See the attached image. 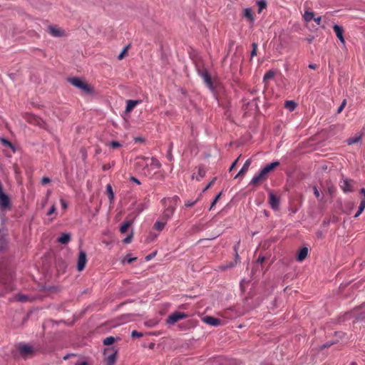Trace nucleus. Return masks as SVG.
<instances>
[{
    "mask_svg": "<svg viewBox=\"0 0 365 365\" xmlns=\"http://www.w3.org/2000/svg\"><path fill=\"white\" fill-rule=\"evenodd\" d=\"M138 161L137 162V165L139 167H143V173L144 175L148 176L151 175V170L155 169H159L161 167L160 162L156 158H148L140 156L138 158Z\"/></svg>",
    "mask_w": 365,
    "mask_h": 365,
    "instance_id": "obj_1",
    "label": "nucleus"
},
{
    "mask_svg": "<svg viewBox=\"0 0 365 365\" xmlns=\"http://www.w3.org/2000/svg\"><path fill=\"white\" fill-rule=\"evenodd\" d=\"M179 200L180 199L178 196H174L171 198H164L162 200L161 202L165 207L162 216L163 220L167 221L171 218L175 211L177 203Z\"/></svg>",
    "mask_w": 365,
    "mask_h": 365,
    "instance_id": "obj_2",
    "label": "nucleus"
},
{
    "mask_svg": "<svg viewBox=\"0 0 365 365\" xmlns=\"http://www.w3.org/2000/svg\"><path fill=\"white\" fill-rule=\"evenodd\" d=\"M68 81L73 86L80 89L83 93L87 95L93 94L94 91L93 88L88 84L86 82L82 81L79 78L73 77L68 78Z\"/></svg>",
    "mask_w": 365,
    "mask_h": 365,
    "instance_id": "obj_3",
    "label": "nucleus"
},
{
    "mask_svg": "<svg viewBox=\"0 0 365 365\" xmlns=\"http://www.w3.org/2000/svg\"><path fill=\"white\" fill-rule=\"evenodd\" d=\"M18 350L20 355L24 359L32 357L35 353L34 349L31 346L26 344H19L18 345Z\"/></svg>",
    "mask_w": 365,
    "mask_h": 365,
    "instance_id": "obj_4",
    "label": "nucleus"
},
{
    "mask_svg": "<svg viewBox=\"0 0 365 365\" xmlns=\"http://www.w3.org/2000/svg\"><path fill=\"white\" fill-rule=\"evenodd\" d=\"M117 350L107 348L104 350L106 365H114L116 361Z\"/></svg>",
    "mask_w": 365,
    "mask_h": 365,
    "instance_id": "obj_5",
    "label": "nucleus"
},
{
    "mask_svg": "<svg viewBox=\"0 0 365 365\" xmlns=\"http://www.w3.org/2000/svg\"><path fill=\"white\" fill-rule=\"evenodd\" d=\"M187 317V314L180 312H175L173 314H170L167 319V323L169 324H174L175 323L178 322V321L185 319Z\"/></svg>",
    "mask_w": 365,
    "mask_h": 365,
    "instance_id": "obj_6",
    "label": "nucleus"
},
{
    "mask_svg": "<svg viewBox=\"0 0 365 365\" xmlns=\"http://www.w3.org/2000/svg\"><path fill=\"white\" fill-rule=\"evenodd\" d=\"M86 263H87L86 253L83 250H80V252L78 253V262H77L78 271H79V272L83 271L86 267Z\"/></svg>",
    "mask_w": 365,
    "mask_h": 365,
    "instance_id": "obj_7",
    "label": "nucleus"
},
{
    "mask_svg": "<svg viewBox=\"0 0 365 365\" xmlns=\"http://www.w3.org/2000/svg\"><path fill=\"white\" fill-rule=\"evenodd\" d=\"M0 207L2 209H8L11 208L10 199L7 195H6L2 188L0 189Z\"/></svg>",
    "mask_w": 365,
    "mask_h": 365,
    "instance_id": "obj_8",
    "label": "nucleus"
},
{
    "mask_svg": "<svg viewBox=\"0 0 365 365\" xmlns=\"http://www.w3.org/2000/svg\"><path fill=\"white\" fill-rule=\"evenodd\" d=\"M198 73L199 75L201 76V78L204 80L205 84L210 88V89H212L213 88V84H212V79H211V76L209 74V73L207 72V70L205 69H203V70H199L198 71Z\"/></svg>",
    "mask_w": 365,
    "mask_h": 365,
    "instance_id": "obj_9",
    "label": "nucleus"
},
{
    "mask_svg": "<svg viewBox=\"0 0 365 365\" xmlns=\"http://www.w3.org/2000/svg\"><path fill=\"white\" fill-rule=\"evenodd\" d=\"M269 203L270 207L276 210H278L279 206V198L277 197L272 191L269 192Z\"/></svg>",
    "mask_w": 365,
    "mask_h": 365,
    "instance_id": "obj_10",
    "label": "nucleus"
},
{
    "mask_svg": "<svg viewBox=\"0 0 365 365\" xmlns=\"http://www.w3.org/2000/svg\"><path fill=\"white\" fill-rule=\"evenodd\" d=\"M10 302H20L23 303L32 302L33 298L23 294H16L9 299Z\"/></svg>",
    "mask_w": 365,
    "mask_h": 365,
    "instance_id": "obj_11",
    "label": "nucleus"
},
{
    "mask_svg": "<svg viewBox=\"0 0 365 365\" xmlns=\"http://www.w3.org/2000/svg\"><path fill=\"white\" fill-rule=\"evenodd\" d=\"M333 29L341 43L345 44V40L344 38V29L342 26H339L337 24H334L333 26Z\"/></svg>",
    "mask_w": 365,
    "mask_h": 365,
    "instance_id": "obj_12",
    "label": "nucleus"
},
{
    "mask_svg": "<svg viewBox=\"0 0 365 365\" xmlns=\"http://www.w3.org/2000/svg\"><path fill=\"white\" fill-rule=\"evenodd\" d=\"M202 320L205 323L212 325V326H214V327H218L221 324L220 319H219L217 318H215L211 316H206L205 317L203 318Z\"/></svg>",
    "mask_w": 365,
    "mask_h": 365,
    "instance_id": "obj_13",
    "label": "nucleus"
},
{
    "mask_svg": "<svg viewBox=\"0 0 365 365\" xmlns=\"http://www.w3.org/2000/svg\"><path fill=\"white\" fill-rule=\"evenodd\" d=\"M266 176L267 175L264 173H263L262 170H260L259 173L256 174L253 177V178L252 179V180L250 182V184L257 185L259 184L262 180L266 179Z\"/></svg>",
    "mask_w": 365,
    "mask_h": 365,
    "instance_id": "obj_14",
    "label": "nucleus"
},
{
    "mask_svg": "<svg viewBox=\"0 0 365 365\" xmlns=\"http://www.w3.org/2000/svg\"><path fill=\"white\" fill-rule=\"evenodd\" d=\"M352 183L353 180L349 179H344L341 185V188L344 192H352Z\"/></svg>",
    "mask_w": 365,
    "mask_h": 365,
    "instance_id": "obj_15",
    "label": "nucleus"
},
{
    "mask_svg": "<svg viewBox=\"0 0 365 365\" xmlns=\"http://www.w3.org/2000/svg\"><path fill=\"white\" fill-rule=\"evenodd\" d=\"M28 121L34 125H38L39 127L43 128L46 123L41 118L35 115L29 116Z\"/></svg>",
    "mask_w": 365,
    "mask_h": 365,
    "instance_id": "obj_16",
    "label": "nucleus"
},
{
    "mask_svg": "<svg viewBox=\"0 0 365 365\" xmlns=\"http://www.w3.org/2000/svg\"><path fill=\"white\" fill-rule=\"evenodd\" d=\"M142 102L141 100H128L126 102L125 112H131L134 108Z\"/></svg>",
    "mask_w": 365,
    "mask_h": 365,
    "instance_id": "obj_17",
    "label": "nucleus"
},
{
    "mask_svg": "<svg viewBox=\"0 0 365 365\" xmlns=\"http://www.w3.org/2000/svg\"><path fill=\"white\" fill-rule=\"evenodd\" d=\"M48 32L51 36H53L54 37H60V36H63V34H64L63 31L61 30L60 29H58L56 26H49Z\"/></svg>",
    "mask_w": 365,
    "mask_h": 365,
    "instance_id": "obj_18",
    "label": "nucleus"
},
{
    "mask_svg": "<svg viewBox=\"0 0 365 365\" xmlns=\"http://www.w3.org/2000/svg\"><path fill=\"white\" fill-rule=\"evenodd\" d=\"M251 159H247L245 163H244L242 168H241V170H240V172L238 173V174L235 176V178L240 177V176H242L244 175L248 170L250 165H251Z\"/></svg>",
    "mask_w": 365,
    "mask_h": 365,
    "instance_id": "obj_19",
    "label": "nucleus"
},
{
    "mask_svg": "<svg viewBox=\"0 0 365 365\" xmlns=\"http://www.w3.org/2000/svg\"><path fill=\"white\" fill-rule=\"evenodd\" d=\"M279 165L278 161L272 162V163L267 165L264 168L261 170L266 175L271 171H272L275 168H277Z\"/></svg>",
    "mask_w": 365,
    "mask_h": 365,
    "instance_id": "obj_20",
    "label": "nucleus"
},
{
    "mask_svg": "<svg viewBox=\"0 0 365 365\" xmlns=\"http://www.w3.org/2000/svg\"><path fill=\"white\" fill-rule=\"evenodd\" d=\"M243 17L249 20L251 23L255 21L254 14L250 8H247L243 11Z\"/></svg>",
    "mask_w": 365,
    "mask_h": 365,
    "instance_id": "obj_21",
    "label": "nucleus"
},
{
    "mask_svg": "<svg viewBox=\"0 0 365 365\" xmlns=\"http://www.w3.org/2000/svg\"><path fill=\"white\" fill-rule=\"evenodd\" d=\"M307 255L308 249L307 247H303L299 251L297 259L298 261L302 262L307 257Z\"/></svg>",
    "mask_w": 365,
    "mask_h": 365,
    "instance_id": "obj_22",
    "label": "nucleus"
},
{
    "mask_svg": "<svg viewBox=\"0 0 365 365\" xmlns=\"http://www.w3.org/2000/svg\"><path fill=\"white\" fill-rule=\"evenodd\" d=\"M71 240V235L68 233H63L58 238V242L63 245L68 244Z\"/></svg>",
    "mask_w": 365,
    "mask_h": 365,
    "instance_id": "obj_23",
    "label": "nucleus"
},
{
    "mask_svg": "<svg viewBox=\"0 0 365 365\" xmlns=\"http://www.w3.org/2000/svg\"><path fill=\"white\" fill-rule=\"evenodd\" d=\"M133 224L132 220H128L123 223L120 227V232L123 234L125 233L128 230V229L130 227V225Z\"/></svg>",
    "mask_w": 365,
    "mask_h": 365,
    "instance_id": "obj_24",
    "label": "nucleus"
},
{
    "mask_svg": "<svg viewBox=\"0 0 365 365\" xmlns=\"http://www.w3.org/2000/svg\"><path fill=\"white\" fill-rule=\"evenodd\" d=\"M106 192L110 199V202H112L114 200V192L111 185L108 184L106 185Z\"/></svg>",
    "mask_w": 365,
    "mask_h": 365,
    "instance_id": "obj_25",
    "label": "nucleus"
},
{
    "mask_svg": "<svg viewBox=\"0 0 365 365\" xmlns=\"http://www.w3.org/2000/svg\"><path fill=\"white\" fill-rule=\"evenodd\" d=\"M284 107L289 110L293 111L297 107V103L293 101H287Z\"/></svg>",
    "mask_w": 365,
    "mask_h": 365,
    "instance_id": "obj_26",
    "label": "nucleus"
},
{
    "mask_svg": "<svg viewBox=\"0 0 365 365\" xmlns=\"http://www.w3.org/2000/svg\"><path fill=\"white\" fill-rule=\"evenodd\" d=\"M303 18L304 19L305 21L307 22H309L311 21L312 20H314V13L313 11H305L304 16H303Z\"/></svg>",
    "mask_w": 365,
    "mask_h": 365,
    "instance_id": "obj_27",
    "label": "nucleus"
},
{
    "mask_svg": "<svg viewBox=\"0 0 365 365\" xmlns=\"http://www.w3.org/2000/svg\"><path fill=\"white\" fill-rule=\"evenodd\" d=\"M258 6V13H261L263 9L267 8V2L265 0H259L257 1Z\"/></svg>",
    "mask_w": 365,
    "mask_h": 365,
    "instance_id": "obj_28",
    "label": "nucleus"
},
{
    "mask_svg": "<svg viewBox=\"0 0 365 365\" xmlns=\"http://www.w3.org/2000/svg\"><path fill=\"white\" fill-rule=\"evenodd\" d=\"M365 209V202L364 200H361L360 205L359 206V209L357 212L355 214L354 217H358L364 210Z\"/></svg>",
    "mask_w": 365,
    "mask_h": 365,
    "instance_id": "obj_29",
    "label": "nucleus"
},
{
    "mask_svg": "<svg viewBox=\"0 0 365 365\" xmlns=\"http://www.w3.org/2000/svg\"><path fill=\"white\" fill-rule=\"evenodd\" d=\"M165 224H166L165 220L164 222L157 221L154 224V229H155L158 231H161L164 228Z\"/></svg>",
    "mask_w": 365,
    "mask_h": 365,
    "instance_id": "obj_30",
    "label": "nucleus"
},
{
    "mask_svg": "<svg viewBox=\"0 0 365 365\" xmlns=\"http://www.w3.org/2000/svg\"><path fill=\"white\" fill-rule=\"evenodd\" d=\"M239 259V255L237 253H236V255H235V262H230L228 264H227L226 266H221L220 268L222 269V270H225V269L227 268H231V267H233L236 263H237V261Z\"/></svg>",
    "mask_w": 365,
    "mask_h": 365,
    "instance_id": "obj_31",
    "label": "nucleus"
},
{
    "mask_svg": "<svg viewBox=\"0 0 365 365\" xmlns=\"http://www.w3.org/2000/svg\"><path fill=\"white\" fill-rule=\"evenodd\" d=\"M274 76V72L273 71H269L266 72L263 77V81L267 82L268 80L272 79Z\"/></svg>",
    "mask_w": 365,
    "mask_h": 365,
    "instance_id": "obj_32",
    "label": "nucleus"
},
{
    "mask_svg": "<svg viewBox=\"0 0 365 365\" xmlns=\"http://www.w3.org/2000/svg\"><path fill=\"white\" fill-rule=\"evenodd\" d=\"M115 341V339L113 336H108L103 340V344L109 346L113 344Z\"/></svg>",
    "mask_w": 365,
    "mask_h": 365,
    "instance_id": "obj_33",
    "label": "nucleus"
},
{
    "mask_svg": "<svg viewBox=\"0 0 365 365\" xmlns=\"http://www.w3.org/2000/svg\"><path fill=\"white\" fill-rule=\"evenodd\" d=\"M0 142L1 143V144L6 147H8V148H13V145L12 143L6 140V138H0Z\"/></svg>",
    "mask_w": 365,
    "mask_h": 365,
    "instance_id": "obj_34",
    "label": "nucleus"
},
{
    "mask_svg": "<svg viewBox=\"0 0 365 365\" xmlns=\"http://www.w3.org/2000/svg\"><path fill=\"white\" fill-rule=\"evenodd\" d=\"M137 259V257H132L130 255H127L124 259L123 260V262H127L128 264L132 263L133 262L135 261Z\"/></svg>",
    "mask_w": 365,
    "mask_h": 365,
    "instance_id": "obj_35",
    "label": "nucleus"
},
{
    "mask_svg": "<svg viewBox=\"0 0 365 365\" xmlns=\"http://www.w3.org/2000/svg\"><path fill=\"white\" fill-rule=\"evenodd\" d=\"M128 46H125L123 51L120 52V53L118 55V58L119 60H122L124 58V57L126 56L128 52Z\"/></svg>",
    "mask_w": 365,
    "mask_h": 365,
    "instance_id": "obj_36",
    "label": "nucleus"
},
{
    "mask_svg": "<svg viewBox=\"0 0 365 365\" xmlns=\"http://www.w3.org/2000/svg\"><path fill=\"white\" fill-rule=\"evenodd\" d=\"M360 139H361L360 136L351 138L348 139V144L349 145L355 144V143H358L360 140Z\"/></svg>",
    "mask_w": 365,
    "mask_h": 365,
    "instance_id": "obj_37",
    "label": "nucleus"
},
{
    "mask_svg": "<svg viewBox=\"0 0 365 365\" xmlns=\"http://www.w3.org/2000/svg\"><path fill=\"white\" fill-rule=\"evenodd\" d=\"M252 50L251 51V56L254 57L257 55V44L256 43H252Z\"/></svg>",
    "mask_w": 365,
    "mask_h": 365,
    "instance_id": "obj_38",
    "label": "nucleus"
},
{
    "mask_svg": "<svg viewBox=\"0 0 365 365\" xmlns=\"http://www.w3.org/2000/svg\"><path fill=\"white\" fill-rule=\"evenodd\" d=\"M56 212V205H53L51 208L49 209V210L47 212L46 215L48 216H51L53 214H55Z\"/></svg>",
    "mask_w": 365,
    "mask_h": 365,
    "instance_id": "obj_39",
    "label": "nucleus"
},
{
    "mask_svg": "<svg viewBox=\"0 0 365 365\" xmlns=\"http://www.w3.org/2000/svg\"><path fill=\"white\" fill-rule=\"evenodd\" d=\"M110 145L112 148H118L121 146V144L118 143V141L113 140L110 143Z\"/></svg>",
    "mask_w": 365,
    "mask_h": 365,
    "instance_id": "obj_40",
    "label": "nucleus"
},
{
    "mask_svg": "<svg viewBox=\"0 0 365 365\" xmlns=\"http://www.w3.org/2000/svg\"><path fill=\"white\" fill-rule=\"evenodd\" d=\"M220 195H221V193H219L218 195H217L215 196V197L214 198V200L210 205V210H212L214 207V206L215 205L217 202L219 200Z\"/></svg>",
    "mask_w": 365,
    "mask_h": 365,
    "instance_id": "obj_41",
    "label": "nucleus"
},
{
    "mask_svg": "<svg viewBox=\"0 0 365 365\" xmlns=\"http://www.w3.org/2000/svg\"><path fill=\"white\" fill-rule=\"evenodd\" d=\"M143 336V333L141 332H138L135 330H133L132 332H131V336L133 337V338H140V337H142Z\"/></svg>",
    "mask_w": 365,
    "mask_h": 365,
    "instance_id": "obj_42",
    "label": "nucleus"
},
{
    "mask_svg": "<svg viewBox=\"0 0 365 365\" xmlns=\"http://www.w3.org/2000/svg\"><path fill=\"white\" fill-rule=\"evenodd\" d=\"M346 105V100L344 99V100H343V101L341 102V104L340 105V106L337 109V113H340L343 110V109L344 108Z\"/></svg>",
    "mask_w": 365,
    "mask_h": 365,
    "instance_id": "obj_43",
    "label": "nucleus"
},
{
    "mask_svg": "<svg viewBox=\"0 0 365 365\" xmlns=\"http://www.w3.org/2000/svg\"><path fill=\"white\" fill-rule=\"evenodd\" d=\"M133 232L131 234H130L129 235H128L124 240H123V242L125 243V244H129L132 241V239H133Z\"/></svg>",
    "mask_w": 365,
    "mask_h": 365,
    "instance_id": "obj_44",
    "label": "nucleus"
},
{
    "mask_svg": "<svg viewBox=\"0 0 365 365\" xmlns=\"http://www.w3.org/2000/svg\"><path fill=\"white\" fill-rule=\"evenodd\" d=\"M198 175L200 178H202L205 175V170H204V168L201 167L198 168Z\"/></svg>",
    "mask_w": 365,
    "mask_h": 365,
    "instance_id": "obj_45",
    "label": "nucleus"
},
{
    "mask_svg": "<svg viewBox=\"0 0 365 365\" xmlns=\"http://www.w3.org/2000/svg\"><path fill=\"white\" fill-rule=\"evenodd\" d=\"M60 202H61L62 208L64 210H66L67 209V207H68V204H67L66 201L65 200H63V199H61Z\"/></svg>",
    "mask_w": 365,
    "mask_h": 365,
    "instance_id": "obj_46",
    "label": "nucleus"
},
{
    "mask_svg": "<svg viewBox=\"0 0 365 365\" xmlns=\"http://www.w3.org/2000/svg\"><path fill=\"white\" fill-rule=\"evenodd\" d=\"M50 182H51V180H50V178H48V177H43V178H42V180H41V183H42L43 185H46V184H47V183H49Z\"/></svg>",
    "mask_w": 365,
    "mask_h": 365,
    "instance_id": "obj_47",
    "label": "nucleus"
},
{
    "mask_svg": "<svg viewBox=\"0 0 365 365\" xmlns=\"http://www.w3.org/2000/svg\"><path fill=\"white\" fill-rule=\"evenodd\" d=\"M314 21L316 22V24L317 25L319 26V25H321V23H322V17L321 16L314 17Z\"/></svg>",
    "mask_w": 365,
    "mask_h": 365,
    "instance_id": "obj_48",
    "label": "nucleus"
},
{
    "mask_svg": "<svg viewBox=\"0 0 365 365\" xmlns=\"http://www.w3.org/2000/svg\"><path fill=\"white\" fill-rule=\"evenodd\" d=\"M360 195H362V197H361V200H364V202H365V189L364 188H361L360 192H359Z\"/></svg>",
    "mask_w": 365,
    "mask_h": 365,
    "instance_id": "obj_49",
    "label": "nucleus"
},
{
    "mask_svg": "<svg viewBox=\"0 0 365 365\" xmlns=\"http://www.w3.org/2000/svg\"><path fill=\"white\" fill-rule=\"evenodd\" d=\"M130 180L138 184V185H140V182L139 181L138 179H137L135 177H130Z\"/></svg>",
    "mask_w": 365,
    "mask_h": 365,
    "instance_id": "obj_50",
    "label": "nucleus"
},
{
    "mask_svg": "<svg viewBox=\"0 0 365 365\" xmlns=\"http://www.w3.org/2000/svg\"><path fill=\"white\" fill-rule=\"evenodd\" d=\"M238 159H239V158H237V160H235L232 163V164L231 165V166H230V171H232V170L235 168V167L236 166L237 163V161H238Z\"/></svg>",
    "mask_w": 365,
    "mask_h": 365,
    "instance_id": "obj_51",
    "label": "nucleus"
},
{
    "mask_svg": "<svg viewBox=\"0 0 365 365\" xmlns=\"http://www.w3.org/2000/svg\"><path fill=\"white\" fill-rule=\"evenodd\" d=\"M216 178H213L212 180L205 187L204 191L210 187L215 182Z\"/></svg>",
    "mask_w": 365,
    "mask_h": 365,
    "instance_id": "obj_52",
    "label": "nucleus"
},
{
    "mask_svg": "<svg viewBox=\"0 0 365 365\" xmlns=\"http://www.w3.org/2000/svg\"><path fill=\"white\" fill-rule=\"evenodd\" d=\"M314 195L316 196V197H317V198L319 197L320 194L316 187H314Z\"/></svg>",
    "mask_w": 365,
    "mask_h": 365,
    "instance_id": "obj_53",
    "label": "nucleus"
},
{
    "mask_svg": "<svg viewBox=\"0 0 365 365\" xmlns=\"http://www.w3.org/2000/svg\"><path fill=\"white\" fill-rule=\"evenodd\" d=\"M335 190H336V188L334 186H331V187H328V192L330 194H332L333 192H334Z\"/></svg>",
    "mask_w": 365,
    "mask_h": 365,
    "instance_id": "obj_54",
    "label": "nucleus"
},
{
    "mask_svg": "<svg viewBox=\"0 0 365 365\" xmlns=\"http://www.w3.org/2000/svg\"><path fill=\"white\" fill-rule=\"evenodd\" d=\"M265 260V257L264 256H259L257 259V262L259 263H262Z\"/></svg>",
    "mask_w": 365,
    "mask_h": 365,
    "instance_id": "obj_55",
    "label": "nucleus"
},
{
    "mask_svg": "<svg viewBox=\"0 0 365 365\" xmlns=\"http://www.w3.org/2000/svg\"><path fill=\"white\" fill-rule=\"evenodd\" d=\"M167 158H168V159L170 161H171V160H173V155H172V153H171V151H170V150H169V152H168V155H167Z\"/></svg>",
    "mask_w": 365,
    "mask_h": 365,
    "instance_id": "obj_56",
    "label": "nucleus"
},
{
    "mask_svg": "<svg viewBox=\"0 0 365 365\" xmlns=\"http://www.w3.org/2000/svg\"><path fill=\"white\" fill-rule=\"evenodd\" d=\"M309 68L314 70L317 68V66L316 64H309Z\"/></svg>",
    "mask_w": 365,
    "mask_h": 365,
    "instance_id": "obj_57",
    "label": "nucleus"
},
{
    "mask_svg": "<svg viewBox=\"0 0 365 365\" xmlns=\"http://www.w3.org/2000/svg\"><path fill=\"white\" fill-rule=\"evenodd\" d=\"M76 365H88V363L86 361H83L81 363H76Z\"/></svg>",
    "mask_w": 365,
    "mask_h": 365,
    "instance_id": "obj_58",
    "label": "nucleus"
},
{
    "mask_svg": "<svg viewBox=\"0 0 365 365\" xmlns=\"http://www.w3.org/2000/svg\"><path fill=\"white\" fill-rule=\"evenodd\" d=\"M194 203H195V202H187V203H186V205H187V206H189V207H190V206H192V205H194Z\"/></svg>",
    "mask_w": 365,
    "mask_h": 365,
    "instance_id": "obj_59",
    "label": "nucleus"
},
{
    "mask_svg": "<svg viewBox=\"0 0 365 365\" xmlns=\"http://www.w3.org/2000/svg\"><path fill=\"white\" fill-rule=\"evenodd\" d=\"M135 140L136 141H143V140L141 138H136Z\"/></svg>",
    "mask_w": 365,
    "mask_h": 365,
    "instance_id": "obj_60",
    "label": "nucleus"
},
{
    "mask_svg": "<svg viewBox=\"0 0 365 365\" xmlns=\"http://www.w3.org/2000/svg\"><path fill=\"white\" fill-rule=\"evenodd\" d=\"M103 169L104 170H106L107 169V166H106V165H104V166L103 167Z\"/></svg>",
    "mask_w": 365,
    "mask_h": 365,
    "instance_id": "obj_61",
    "label": "nucleus"
}]
</instances>
